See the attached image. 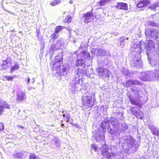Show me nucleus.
Segmentation results:
<instances>
[{"instance_id":"obj_1","label":"nucleus","mask_w":159,"mask_h":159,"mask_svg":"<svg viewBox=\"0 0 159 159\" xmlns=\"http://www.w3.org/2000/svg\"><path fill=\"white\" fill-rule=\"evenodd\" d=\"M112 116L117 118L111 117L109 121H102L100 127L103 129V131L114 136L116 135L118 131V128L120 126L121 122L120 118H121L122 114L118 110H113Z\"/></svg>"},{"instance_id":"obj_2","label":"nucleus","mask_w":159,"mask_h":159,"mask_svg":"<svg viewBox=\"0 0 159 159\" xmlns=\"http://www.w3.org/2000/svg\"><path fill=\"white\" fill-rule=\"evenodd\" d=\"M77 58L76 65L80 66L76 70V74L75 75L83 78L84 76L86 75L90 77V74H87L84 70L86 66L88 67L92 62L93 57L90 56L89 52L86 51H82L77 56Z\"/></svg>"},{"instance_id":"obj_3","label":"nucleus","mask_w":159,"mask_h":159,"mask_svg":"<svg viewBox=\"0 0 159 159\" xmlns=\"http://www.w3.org/2000/svg\"><path fill=\"white\" fill-rule=\"evenodd\" d=\"M140 42L138 44H134L133 45V48L132 55V61L131 65L132 67H135L138 68H142L143 64L141 60V49L144 47L143 45L141 44Z\"/></svg>"},{"instance_id":"obj_4","label":"nucleus","mask_w":159,"mask_h":159,"mask_svg":"<svg viewBox=\"0 0 159 159\" xmlns=\"http://www.w3.org/2000/svg\"><path fill=\"white\" fill-rule=\"evenodd\" d=\"M131 89L133 92H129L127 94L130 103L134 105L141 107L142 91L136 87H132Z\"/></svg>"},{"instance_id":"obj_5","label":"nucleus","mask_w":159,"mask_h":159,"mask_svg":"<svg viewBox=\"0 0 159 159\" xmlns=\"http://www.w3.org/2000/svg\"><path fill=\"white\" fill-rule=\"evenodd\" d=\"M140 79L148 82L154 81L158 80L159 81V70L156 69L143 72L141 74Z\"/></svg>"},{"instance_id":"obj_6","label":"nucleus","mask_w":159,"mask_h":159,"mask_svg":"<svg viewBox=\"0 0 159 159\" xmlns=\"http://www.w3.org/2000/svg\"><path fill=\"white\" fill-rule=\"evenodd\" d=\"M125 142L122 143V146L124 149L130 150L134 152L137 150L138 146L135 140L131 136H129L124 139Z\"/></svg>"},{"instance_id":"obj_7","label":"nucleus","mask_w":159,"mask_h":159,"mask_svg":"<svg viewBox=\"0 0 159 159\" xmlns=\"http://www.w3.org/2000/svg\"><path fill=\"white\" fill-rule=\"evenodd\" d=\"M83 78L74 75L73 80L70 84L71 90L74 92L75 91H78L81 89L82 84Z\"/></svg>"},{"instance_id":"obj_8","label":"nucleus","mask_w":159,"mask_h":159,"mask_svg":"<svg viewBox=\"0 0 159 159\" xmlns=\"http://www.w3.org/2000/svg\"><path fill=\"white\" fill-rule=\"evenodd\" d=\"M82 108L86 109L92 107L94 104V100L91 96L84 95L82 97Z\"/></svg>"},{"instance_id":"obj_9","label":"nucleus","mask_w":159,"mask_h":159,"mask_svg":"<svg viewBox=\"0 0 159 159\" xmlns=\"http://www.w3.org/2000/svg\"><path fill=\"white\" fill-rule=\"evenodd\" d=\"M140 42H141V44L144 45V47L141 49V52L142 50V48H144L145 50H146V53L148 52H149V53L151 54V55L152 56L156 53V52L155 49V46L154 44V42L152 40H149L147 44H146L145 45H144L143 42L142 41L139 42V43L137 44H138Z\"/></svg>"},{"instance_id":"obj_10","label":"nucleus","mask_w":159,"mask_h":159,"mask_svg":"<svg viewBox=\"0 0 159 159\" xmlns=\"http://www.w3.org/2000/svg\"><path fill=\"white\" fill-rule=\"evenodd\" d=\"M145 34L147 38L157 40L158 38L159 31L155 28H148L145 29Z\"/></svg>"},{"instance_id":"obj_11","label":"nucleus","mask_w":159,"mask_h":159,"mask_svg":"<svg viewBox=\"0 0 159 159\" xmlns=\"http://www.w3.org/2000/svg\"><path fill=\"white\" fill-rule=\"evenodd\" d=\"M70 68L69 66L66 64H65L62 66H61L60 68H57L56 72L57 74L59 76H66Z\"/></svg>"},{"instance_id":"obj_12","label":"nucleus","mask_w":159,"mask_h":159,"mask_svg":"<svg viewBox=\"0 0 159 159\" xmlns=\"http://www.w3.org/2000/svg\"><path fill=\"white\" fill-rule=\"evenodd\" d=\"M96 70L99 76L101 78L109 77L111 74L109 70L102 67L98 68Z\"/></svg>"},{"instance_id":"obj_13","label":"nucleus","mask_w":159,"mask_h":159,"mask_svg":"<svg viewBox=\"0 0 159 159\" xmlns=\"http://www.w3.org/2000/svg\"><path fill=\"white\" fill-rule=\"evenodd\" d=\"M3 63L0 66V70L3 71L6 70L10 67L12 64L11 59L10 57H7L6 60H2Z\"/></svg>"},{"instance_id":"obj_14","label":"nucleus","mask_w":159,"mask_h":159,"mask_svg":"<svg viewBox=\"0 0 159 159\" xmlns=\"http://www.w3.org/2000/svg\"><path fill=\"white\" fill-rule=\"evenodd\" d=\"M62 42L61 40H58L55 41L54 43H52L50 46L49 51L50 52L55 51L60 49L62 45Z\"/></svg>"},{"instance_id":"obj_15","label":"nucleus","mask_w":159,"mask_h":159,"mask_svg":"<svg viewBox=\"0 0 159 159\" xmlns=\"http://www.w3.org/2000/svg\"><path fill=\"white\" fill-rule=\"evenodd\" d=\"M149 52H148L146 53L148 61L150 64L152 66H155L158 64V60L155 57L156 54L152 56L151 55V54L149 53Z\"/></svg>"},{"instance_id":"obj_16","label":"nucleus","mask_w":159,"mask_h":159,"mask_svg":"<svg viewBox=\"0 0 159 159\" xmlns=\"http://www.w3.org/2000/svg\"><path fill=\"white\" fill-rule=\"evenodd\" d=\"M102 130H101L97 132H96L95 133L93 138L97 141L98 142L100 140H103L104 139V134L105 132L103 131V129Z\"/></svg>"},{"instance_id":"obj_17","label":"nucleus","mask_w":159,"mask_h":159,"mask_svg":"<svg viewBox=\"0 0 159 159\" xmlns=\"http://www.w3.org/2000/svg\"><path fill=\"white\" fill-rule=\"evenodd\" d=\"M52 138L50 142V144L54 146L57 148L61 146V141L59 138L57 136L52 135Z\"/></svg>"},{"instance_id":"obj_18","label":"nucleus","mask_w":159,"mask_h":159,"mask_svg":"<svg viewBox=\"0 0 159 159\" xmlns=\"http://www.w3.org/2000/svg\"><path fill=\"white\" fill-rule=\"evenodd\" d=\"M15 2V0H2L1 2V6L6 12L12 15H15V14L14 13L11 12L7 9H5L3 6V4L4 3L7 5H10L11 4L14 3Z\"/></svg>"},{"instance_id":"obj_19","label":"nucleus","mask_w":159,"mask_h":159,"mask_svg":"<svg viewBox=\"0 0 159 159\" xmlns=\"http://www.w3.org/2000/svg\"><path fill=\"white\" fill-rule=\"evenodd\" d=\"M150 4L149 0H142L140 1L137 4V7L141 9V10H143L145 8Z\"/></svg>"},{"instance_id":"obj_20","label":"nucleus","mask_w":159,"mask_h":159,"mask_svg":"<svg viewBox=\"0 0 159 159\" xmlns=\"http://www.w3.org/2000/svg\"><path fill=\"white\" fill-rule=\"evenodd\" d=\"M83 18H84V22L86 23L93 21L94 19L93 15L91 11L89 12L84 14Z\"/></svg>"},{"instance_id":"obj_21","label":"nucleus","mask_w":159,"mask_h":159,"mask_svg":"<svg viewBox=\"0 0 159 159\" xmlns=\"http://www.w3.org/2000/svg\"><path fill=\"white\" fill-rule=\"evenodd\" d=\"M63 55L62 53H60L58 56L55 57L54 58V62H53V65L54 67L58 66L57 64H59L60 63L63 62V59L62 57Z\"/></svg>"},{"instance_id":"obj_22","label":"nucleus","mask_w":159,"mask_h":159,"mask_svg":"<svg viewBox=\"0 0 159 159\" xmlns=\"http://www.w3.org/2000/svg\"><path fill=\"white\" fill-rule=\"evenodd\" d=\"M148 126L152 134L159 137V129L154 126L152 124H150Z\"/></svg>"},{"instance_id":"obj_23","label":"nucleus","mask_w":159,"mask_h":159,"mask_svg":"<svg viewBox=\"0 0 159 159\" xmlns=\"http://www.w3.org/2000/svg\"><path fill=\"white\" fill-rule=\"evenodd\" d=\"M141 83L140 81L137 80H128L126 81L125 86L127 87H129L133 86L135 87V84L141 85Z\"/></svg>"},{"instance_id":"obj_24","label":"nucleus","mask_w":159,"mask_h":159,"mask_svg":"<svg viewBox=\"0 0 159 159\" xmlns=\"http://www.w3.org/2000/svg\"><path fill=\"white\" fill-rule=\"evenodd\" d=\"M101 148V153L102 155L107 158H110L111 156V154L108 152V148L106 145L102 146Z\"/></svg>"},{"instance_id":"obj_25","label":"nucleus","mask_w":159,"mask_h":159,"mask_svg":"<svg viewBox=\"0 0 159 159\" xmlns=\"http://www.w3.org/2000/svg\"><path fill=\"white\" fill-rule=\"evenodd\" d=\"M116 8L118 9H122L125 11L128 10V5L126 3L118 2L116 3Z\"/></svg>"},{"instance_id":"obj_26","label":"nucleus","mask_w":159,"mask_h":159,"mask_svg":"<svg viewBox=\"0 0 159 159\" xmlns=\"http://www.w3.org/2000/svg\"><path fill=\"white\" fill-rule=\"evenodd\" d=\"M26 153V152L23 151H16L14 152L13 157L15 159H17V158H21Z\"/></svg>"},{"instance_id":"obj_27","label":"nucleus","mask_w":159,"mask_h":159,"mask_svg":"<svg viewBox=\"0 0 159 159\" xmlns=\"http://www.w3.org/2000/svg\"><path fill=\"white\" fill-rule=\"evenodd\" d=\"M128 129V126L125 123H121L120 126L119 128H118V131L116 135H116L118 134H119V133L123 132L126 131Z\"/></svg>"},{"instance_id":"obj_28","label":"nucleus","mask_w":159,"mask_h":159,"mask_svg":"<svg viewBox=\"0 0 159 159\" xmlns=\"http://www.w3.org/2000/svg\"><path fill=\"white\" fill-rule=\"evenodd\" d=\"M26 98L25 93L23 92H20L17 94V100L22 101Z\"/></svg>"},{"instance_id":"obj_29","label":"nucleus","mask_w":159,"mask_h":159,"mask_svg":"<svg viewBox=\"0 0 159 159\" xmlns=\"http://www.w3.org/2000/svg\"><path fill=\"white\" fill-rule=\"evenodd\" d=\"M0 106L4 109L5 108L10 109V106L6 102L0 98Z\"/></svg>"},{"instance_id":"obj_30","label":"nucleus","mask_w":159,"mask_h":159,"mask_svg":"<svg viewBox=\"0 0 159 159\" xmlns=\"http://www.w3.org/2000/svg\"><path fill=\"white\" fill-rule=\"evenodd\" d=\"M130 110L132 114L135 116L136 115H138L139 114L140 109L136 107H130Z\"/></svg>"},{"instance_id":"obj_31","label":"nucleus","mask_w":159,"mask_h":159,"mask_svg":"<svg viewBox=\"0 0 159 159\" xmlns=\"http://www.w3.org/2000/svg\"><path fill=\"white\" fill-rule=\"evenodd\" d=\"M91 52L92 54V56L93 57L95 56H98V49L97 48H92L91 51Z\"/></svg>"},{"instance_id":"obj_32","label":"nucleus","mask_w":159,"mask_h":159,"mask_svg":"<svg viewBox=\"0 0 159 159\" xmlns=\"http://www.w3.org/2000/svg\"><path fill=\"white\" fill-rule=\"evenodd\" d=\"M62 116L63 117L65 118L64 120H65L67 123H69L70 118V114L69 113H66L63 114Z\"/></svg>"},{"instance_id":"obj_33","label":"nucleus","mask_w":159,"mask_h":159,"mask_svg":"<svg viewBox=\"0 0 159 159\" xmlns=\"http://www.w3.org/2000/svg\"><path fill=\"white\" fill-rule=\"evenodd\" d=\"M19 68V65L17 63L15 64L14 65L11 67L10 73H12L15 70H17Z\"/></svg>"},{"instance_id":"obj_34","label":"nucleus","mask_w":159,"mask_h":159,"mask_svg":"<svg viewBox=\"0 0 159 159\" xmlns=\"http://www.w3.org/2000/svg\"><path fill=\"white\" fill-rule=\"evenodd\" d=\"M122 72L126 77V78H127L129 77L130 74L128 69L126 68H124Z\"/></svg>"},{"instance_id":"obj_35","label":"nucleus","mask_w":159,"mask_h":159,"mask_svg":"<svg viewBox=\"0 0 159 159\" xmlns=\"http://www.w3.org/2000/svg\"><path fill=\"white\" fill-rule=\"evenodd\" d=\"M158 7V3L156 2L153 4L151 5L148 7V8L151 9V10L155 11L157 7Z\"/></svg>"},{"instance_id":"obj_36","label":"nucleus","mask_w":159,"mask_h":159,"mask_svg":"<svg viewBox=\"0 0 159 159\" xmlns=\"http://www.w3.org/2000/svg\"><path fill=\"white\" fill-rule=\"evenodd\" d=\"M106 54V52L105 50L101 48L98 49V56H104Z\"/></svg>"},{"instance_id":"obj_37","label":"nucleus","mask_w":159,"mask_h":159,"mask_svg":"<svg viewBox=\"0 0 159 159\" xmlns=\"http://www.w3.org/2000/svg\"><path fill=\"white\" fill-rule=\"evenodd\" d=\"M64 27V26H61V25L57 26L54 30V32L58 34L59 32L60 31H61Z\"/></svg>"},{"instance_id":"obj_38","label":"nucleus","mask_w":159,"mask_h":159,"mask_svg":"<svg viewBox=\"0 0 159 159\" xmlns=\"http://www.w3.org/2000/svg\"><path fill=\"white\" fill-rule=\"evenodd\" d=\"M29 159H39L38 156H36L35 154L31 153L29 156Z\"/></svg>"},{"instance_id":"obj_39","label":"nucleus","mask_w":159,"mask_h":159,"mask_svg":"<svg viewBox=\"0 0 159 159\" xmlns=\"http://www.w3.org/2000/svg\"><path fill=\"white\" fill-rule=\"evenodd\" d=\"M58 34L54 32L50 36V38L52 40H53L54 41L58 37Z\"/></svg>"},{"instance_id":"obj_40","label":"nucleus","mask_w":159,"mask_h":159,"mask_svg":"<svg viewBox=\"0 0 159 159\" xmlns=\"http://www.w3.org/2000/svg\"><path fill=\"white\" fill-rule=\"evenodd\" d=\"M15 76H5V78L6 79V80L8 81H12L14 78H15Z\"/></svg>"},{"instance_id":"obj_41","label":"nucleus","mask_w":159,"mask_h":159,"mask_svg":"<svg viewBox=\"0 0 159 159\" xmlns=\"http://www.w3.org/2000/svg\"><path fill=\"white\" fill-rule=\"evenodd\" d=\"M55 2L56 3L54 4V2H51L50 4L52 6H54L60 3L61 2V0H55Z\"/></svg>"},{"instance_id":"obj_42","label":"nucleus","mask_w":159,"mask_h":159,"mask_svg":"<svg viewBox=\"0 0 159 159\" xmlns=\"http://www.w3.org/2000/svg\"><path fill=\"white\" fill-rule=\"evenodd\" d=\"M125 37L124 36H123V37L120 38V39H119V41L121 43H124V42H125V43H127V42L128 43V41L126 42V41H125Z\"/></svg>"},{"instance_id":"obj_43","label":"nucleus","mask_w":159,"mask_h":159,"mask_svg":"<svg viewBox=\"0 0 159 159\" xmlns=\"http://www.w3.org/2000/svg\"><path fill=\"white\" fill-rule=\"evenodd\" d=\"M91 148L93 149L94 150L95 152L98 151V148L97 146L96 145L94 144H92Z\"/></svg>"},{"instance_id":"obj_44","label":"nucleus","mask_w":159,"mask_h":159,"mask_svg":"<svg viewBox=\"0 0 159 159\" xmlns=\"http://www.w3.org/2000/svg\"><path fill=\"white\" fill-rule=\"evenodd\" d=\"M71 17L70 16H68L66 17V22H70L71 21Z\"/></svg>"},{"instance_id":"obj_45","label":"nucleus","mask_w":159,"mask_h":159,"mask_svg":"<svg viewBox=\"0 0 159 159\" xmlns=\"http://www.w3.org/2000/svg\"><path fill=\"white\" fill-rule=\"evenodd\" d=\"M4 111V109L0 106V115H1L2 114V113Z\"/></svg>"},{"instance_id":"obj_46","label":"nucleus","mask_w":159,"mask_h":159,"mask_svg":"<svg viewBox=\"0 0 159 159\" xmlns=\"http://www.w3.org/2000/svg\"><path fill=\"white\" fill-rule=\"evenodd\" d=\"M149 25L151 26H156V24L152 22H149Z\"/></svg>"},{"instance_id":"obj_47","label":"nucleus","mask_w":159,"mask_h":159,"mask_svg":"<svg viewBox=\"0 0 159 159\" xmlns=\"http://www.w3.org/2000/svg\"><path fill=\"white\" fill-rule=\"evenodd\" d=\"M4 128V125L2 123H0V131H1Z\"/></svg>"},{"instance_id":"obj_48","label":"nucleus","mask_w":159,"mask_h":159,"mask_svg":"<svg viewBox=\"0 0 159 159\" xmlns=\"http://www.w3.org/2000/svg\"><path fill=\"white\" fill-rule=\"evenodd\" d=\"M25 80L27 81V84L28 85L30 83V79L29 77H28L27 80L26 79Z\"/></svg>"},{"instance_id":"obj_49","label":"nucleus","mask_w":159,"mask_h":159,"mask_svg":"<svg viewBox=\"0 0 159 159\" xmlns=\"http://www.w3.org/2000/svg\"><path fill=\"white\" fill-rule=\"evenodd\" d=\"M118 159H126V157L125 156L122 157L120 156L119 157Z\"/></svg>"},{"instance_id":"obj_50","label":"nucleus","mask_w":159,"mask_h":159,"mask_svg":"<svg viewBox=\"0 0 159 159\" xmlns=\"http://www.w3.org/2000/svg\"><path fill=\"white\" fill-rule=\"evenodd\" d=\"M137 36L138 37H140L141 36V32L139 30V33L137 34Z\"/></svg>"},{"instance_id":"obj_51","label":"nucleus","mask_w":159,"mask_h":159,"mask_svg":"<svg viewBox=\"0 0 159 159\" xmlns=\"http://www.w3.org/2000/svg\"><path fill=\"white\" fill-rule=\"evenodd\" d=\"M35 81V80L34 78H33L32 79V81H31V83H32V84H33Z\"/></svg>"},{"instance_id":"obj_52","label":"nucleus","mask_w":159,"mask_h":159,"mask_svg":"<svg viewBox=\"0 0 159 159\" xmlns=\"http://www.w3.org/2000/svg\"><path fill=\"white\" fill-rule=\"evenodd\" d=\"M71 120V121H70L69 122V123H70L71 125H74V124L73 123L72 120Z\"/></svg>"},{"instance_id":"obj_53","label":"nucleus","mask_w":159,"mask_h":159,"mask_svg":"<svg viewBox=\"0 0 159 159\" xmlns=\"http://www.w3.org/2000/svg\"><path fill=\"white\" fill-rule=\"evenodd\" d=\"M53 53L54 52H52V53H51V54L50 55V58H51V57H53Z\"/></svg>"},{"instance_id":"obj_54","label":"nucleus","mask_w":159,"mask_h":159,"mask_svg":"<svg viewBox=\"0 0 159 159\" xmlns=\"http://www.w3.org/2000/svg\"><path fill=\"white\" fill-rule=\"evenodd\" d=\"M32 88V87L31 86H29L28 88V89L29 90H30Z\"/></svg>"},{"instance_id":"obj_55","label":"nucleus","mask_w":159,"mask_h":159,"mask_svg":"<svg viewBox=\"0 0 159 159\" xmlns=\"http://www.w3.org/2000/svg\"><path fill=\"white\" fill-rule=\"evenodd\" d=\"M61 127H62L63 128H64L65 127L64 125L63 124H61Z\"/></svg>"},{"instance_id":"obj_56","label":"nucleus","mask_w":159,"mask_h":159,"mask_svg":"<svg viewBox=\"0 0 159 159\" xmlns=\"http://www.w3.org/2000/svg\"><path fill=\"white\" fill-rule=\"evenodd\" d=\"M69 2L70 3V4H72L73 3V1L72 0H70Z\"/></svg>"},{"instance_id":"obj_57","label":"nucleus","mask_w":159,"mask_h":159,"mask_svg":"<svg viewBox=\"0 0 159 159\" xmlns=\"http://www.w3.org/2000/svg\"><path fill=\"white\" fill-rule=\"evenodd\" d=\"M20 126V128L21 129H24V127H23L22 126Z\"/></svg>"},{"instance_id":"obj_58","label":"nucleus","mask_w":159,"mask_h":159,"mask_svg":"<svg viewBox=\"0 0 159 159\" xmlns=\"http://www.w3.org/2000/svg\"><path fill=\"white\" fill-rule=\"evenodd\" d=\"M39 36V34L38 32L37 33V37H38Z\"/></svg>"},{"instance_id":"obj_59","label":"nucleus","mask_w":159,"mask_h":159,"mask_svg":"<svg viewBox=\"0 0 159 159\" xmlns=\"http://www.w3.org/2000/svg\"><path fill=\"white\" fill-rule=\"evenodd\" d=\"M52 2H54V4L56 3L55 2V0L54 1Z\"/></svg>"},{"instance_id":"obj_60","label":"nucleus","mask_w":159,"mask_h":159,"mask_svg":"<svg viewBox=\"0 0 159 159\" xmlns=\"http://www.w3.org/2000/svg\"><path fill=\"white\" fill-rule=\"evenodd\" d=\"M128 39H129V38H127L126 39V40H128Z\"/></svg>"},{"instance_id":"obj_61","label":"nucleus","mask_w":159,"mask_h":159,"mask_svg":"<svg viewBox=\"0 0 159 159\" xmlns=\"http://www.w3.org/2000/svg\"><path fill=\"white\" fill-rule=\"evenodd\" d=\"M18 111H19V112L20 111V109H19L18 110Z\"/></svg>"}]
</instances>
